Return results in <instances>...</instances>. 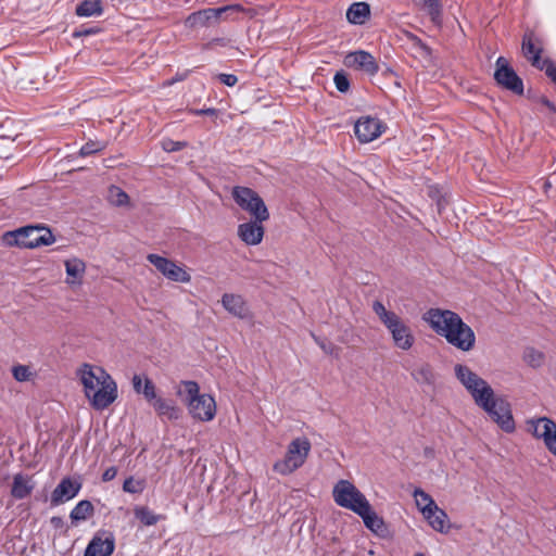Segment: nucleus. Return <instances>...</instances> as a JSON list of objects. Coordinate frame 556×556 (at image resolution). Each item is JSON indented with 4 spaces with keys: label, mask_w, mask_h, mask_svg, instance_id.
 Instances as JSON below:
<instances>
[{
    "label": "nucleus",
    "mask_w": 556,
    "mask_h": 556,
    "mask_svg": "<svg viewBox=\"0 0 556 556\" xmlns=\"http://www.w3.org/2000/svg\"><path fill=\"white\" fill-rule=\"evenodd\" d=\"M422 319L448 344L462 352H469L476 344V334L472 328L462 317L450 309L430 308Z\"/></svg>",
    "instance_id": "1"
},
{
    "label": "nucleus",
    "mask_w": 556,
    "mask_h": 556,
    "mask_svg": "<svg viewBox=\"0 0 556 556\" xmlns=\"http://www.w3.org/2000/svg\"><path fill=\"white\" fill-rule=\"evenodd\" d=\"M78 375L85 394L96 409H104L117 399V384L102 367L84 364Z\"/></svg>",
    "instance_id": "2"
},
{
    "label": "nucleus",
    "mask_w": 556,
    "mask_h": 556,
    "mask_svg": "<svg viewBox=\"0 0 556 556\" xmlns=\"http://www.w3.org/2000/svg\"><path fill=\"white\" fill-rule=\"evenodd\" d=\"M372 311L378 316L381 324L387 328L395 348L408 351L414 346V332L400 315L393 311L387 309L380 301H374Z\"/></svg>",
    "instance_id": "3"
},
{
    "label": "nucleus",
    "mask_w": 556,
    "mask_h": 556,
    "mask_svg": "<svg viewBox=\"0 0 556 556\" xmlns=\"http://www.w3.org/2000/svg\"><path fill=\"white\" fill-rule=\"evenodd\" d=\"M55 238L50 228L41 225H27L2 235V242L8 247L35 249L41 245H50Z\"/></svg>",
    "instance_id": "4"
},
{
    "label": "nucleus",
    "mask_w": 556,
    "mask_h": 556,
    "mask_svg": "<svg viewBox=\"0 0 556 556\" xmlns=\"http://www.w3.org/2000/svg\"><path fill=\"white\" fill-rule=\"evenodd\" d=\"M187 394L186 404L190 416L199 421H211L216 415L215 399L206 393H200L199 383L192 380L181 382Z\"/></svg>",
    "instance_id": "5"
},
{
    "label": "nucleus",
    "mask_w": 556,
    "mask_h": 556,
    "mask_svg": "<svg viewBox=\"0 0 556 556\" xmlns=\"http://www.w3.org/2000/svg\"><path fill=\"white\" fill-rule=\"evenodd\" d=\"M309 452L308 439L295 438L289 443L285 457L274 464L273 470L281 476H289L304 465Z\"/></svg>",
    "instance_id": "6"
},
{
    "label": "nucleus",
    "mask_w": 556,
    "mask_h": 556,
    "mask_svg": "<svg viewBox=\"0 0 556 556\" xmlns=\"http://www.w3.org/2000/svg\"><path fill=\"white\" fill-rule=\"evenodd\" d=\"M454 372L457 380L471 395L477 406L486 397L489 399L494 395L492 387L468 366L456 364L454 366Z\"/></svg>",
    "instance_id": "7"
},
{
    "label": "nucleus",
    "mask_w": 556,
    "mask_h": 556,
    "mask_svg": "<svg viewBox=\"0 0 556 556\" xmlns=\"http://www.w3.org/2000/svg\"><path fill=\"white\" fill-rule=\"evenodd\" d=\"M478 406L488 414L490 419L495 422L501 430L506 433H513L515 431L516 424L513 417L511 406L505 399L494 394L489 399L486 397Z\"/></svg>",
    "instance_id": "8"
},
{
    "label": "nucleus",
    "mask_w": 556,
    "mask_h": 556,
    "mask_svg": "<svg viewBox=\"0 0 556 556\" xmlns=\"http://www.w3.org/2000/svg\"><path fill=\"white\" fill-rule=\"evenodd\" d=\"M232 198L237 205L251 214L258 222H266L269 212L264 200L253 189L237 186L232 190Z\"/></svg>",
    "instance_id": "9"
},
{
    "label": "nucleus",
    "mask_w": 556,
    "mask_h": 556,
    "mask_svg": "<svg viewBox=\"0 0 556 556\" xmlns=\"http://www.w3.org/2000/svg\"><path fill=\"white\" fill-rule=\"evenodd\" d=\"M332 496L340 507L358 513L369 501L366 496L349 480H339L332 490Z\"/></svg>",
    "instance_id": "10"
},
{
    "label": "nucleus",
    "mask_w": 556,
    "mask_h": 556,
    "mask_svg": "<svg viewBox=\"0 0 556 556\" xmlns=\"http://www.w3.org/2000/svg\"><path fill=\"white\" fill-rule=\"evenodd\" d=\"M494 80L500 87L515 94H523L525 86L522 79L504 56H498L495 62Z\"/></svg>",
    "instance_id": "11"
},
{
    "label": "nucleus",
    "mask_w": 556,
    "mask_h": 556,
    "mask_svg": "<svg viewBox=\"0 0 556 556\" xmlns=\"http://www.w3.org/2000/svg\"><path fill=\"white\" fill-rule=\"evenodd\" d=\"M147 260L157 269V271L170 281L181 283H188L191 281L190 274L184 267L177 265L174 261L167 257L151 253L147 255Z\"/></svg>",
    "instance_id": "12"
},
{
    "label": "nucleus",
    "mask_w": 556,
    "mask_h": 556,
    "mask_svg": "<svg viewBox=\"0 0 556 556\" xmlns=\"http://www.w3.org/2000/svg\"><path fill=\"white\" fill-rule=\"evenodd\" d=\"M529 431L542 439L546 448L556 455V422L548 417H539L527 421Z\"/></svg>",
    "instance_id": "13"
},
{
    "label": "nucleus",
    "mask_w": 556,
    "mask_h": 556,
    "mask_svg": "<svg viewBox=\"0 0 556 556\" xmlns=\"http://www.w3.org/2000/svg\"><path fill=\"white\" fill-rule=\"evenodd\" d=\"M386 125L377 117L362 116L354 125V132L361 143H368L382 135Z\"/></svg>",
    "instance_id": "14"
},
{
    "label": "nucleus",
    "mask_w": 556,
    "mask_h": 556,
    "mask_svg": "<svg viewBox=\"0 0 556 556\" xmlns=\"http://www.w3.org/2000/svg\"><path fill=\"white\" fill-rule=\"evenodd\" d=\"M115 548V538L108 531H99L88 543L84 556H111Z\"/></svg>",
    "instance_id": "15"
},
{
    "label": "nucleus",
    "mask_w": 556,
    "mask_h": 556,
    "mask_svg": "<svg viewBox=\"0 0 556 556\" xmlns=\"http://www.w3.org/2000/svg\"><path fill=\"white\" fill-rule=\"evenodd\" d=\"M81 484L70 477L63 478L52 491L50 496L51 507H56L74 498L80 491Z\"/></svg>",
    "instance_id": "16"
},
{
    "label": "nucleus",
    "mask_w": 556,
    "mask_h": 556,
    "mask_svg": "<svg viewBox=\"0 0 556 556\" xmlns=\"http://www.w3.org/2000/svg\"><path fill=\"white\" fill-rule=\"evenodd\" d=\"M225 9L208 8L191 13L185 21L188 28H202L216 23Z\"/></svg>",
    "instance_id": "17"
},
{
    "label": "nucleus",
    "mask_w": 556,
    "mask_h": 556,
    "mask_svg": "<svg viewBox=\"0 0 556 556\" xmlns=\"http://www.w3.org/2000/svg\"><path fill=\"white\" fill-rule=\"evenodd\" d=\"M345 64L349 66H356L368 75H376L379 71V66L375 58L369 52L363 50L348 54L345 58Z\"/></svg>",
    "instance_id": "18"
},
{
    "label": "nucleus",
    "mask_w": 556,
    "mask_h": 556,
    "mask_svg": "<svg viewBox=\"0 0 556 556\" xmlns=\"http://www.w3.org/2000/svg\"><path fill=\"white\" fill-rule=\"evenodd\" d=\"M263 222L250 220L238 226V237L247 245H257L264 237Z\"/></svg>",
    "instance_id": "19"
},
{
    "label": "nucleus",
    "mask_w": 556,
    "mask_h": 556,
    "mask_svg": "<svg viewBox=\"0 0 556 556\" xmlns=\"http://www.w3.org/2000/svg\"><path fill=\"white\" fill-rule=\"evenodd\" d=\"M152 407L162 420L175 421L182 415V409L173 399H164L160 396L152 404Z\"/></svg>",
    "instance_id": "20"
},
{
    "label": "nucleus",
    "mask_w": 556,
    "mask_h": 556,
    "mask_svg": "<svg viewBox=\"0 0 556 556\" xmlns=\"http://www.w3.org/2000/svg\"><path fill=\"white\" fill-rule=\"evenodd\" d=\"M223 307L231 315L245 319L250 316V311L244 299L239 294L225 293L222 296Z\"/></svg>",
    "instance_id": "21"
},
{
    "label": "nucleus",
    "mask_w": 556,
    "mask_h": 556,
    "mask_svg": "<svg viewBox=\"0 0 556 556\" xmlns=\"http://www.w3.org/2000/svg\"><path fill=\"white\" fill-rule=\"evenodd\" d=\"M362 519L367 529L376 534L383 535L387 531V526L381 517L377 515L370 503L364 506L358 513H356Z\"/></svg>",
    "instance_id": "22"
},
{
    "label": "nucleus",
    "mask_w": 556,
    "mask_h": 556,
    "mask_svg": "<svg viewBox=\"0 0 556 556\" xmlns=\"http://www.w3.org/2000/svg\"><path fill=\"white\" fill-rule=\"evenodd\" d=\"M370 16V5L367 2H354L346 10V20L353 25H363Z\"/></svg>",
    "instance_id": "23"
},
{
    "label": "nucleus",
    "mask_w": 556,
    "mask_h": 556,
    "mask_svg": "<svg viewBox=\"0 0 556 556\" xmlns=\"http://www.w3.org/2000/svg\"><path fill=\"white\" fill-rule=\"evenodd\" d=\"M431 528L438 532L446 533L450 529L447 525L448 517L447 514L439 508L438 505L431 508V513L422 515Z\"/></svg>",
    "instance_id": "24"
},
{
    "label": "nucleus",
    "mask_w": 556,
    "mask_h": 556,
    "mask_svg": "<svg viewBox=\"0 0 556 556\" xmlns=\"http://www.w3.org/2000/svg\"><path fill=\"white\" fill-rule=\"evenodd\" d=\"M65 265V271L67 275V283L80 285L83 281V277L86 270L85 263L79 258H70L64 262Z\"/></svg>",
    "instance_id": "25"
},
{
    "label": "nucleus",
    "mask_w": 556,
    "mask_h": 556,
    "mask_svg": "<svg viewBox=\"0 0 556 556\" xmlns=\"http://www.w3.org/2000/svg\"><path fill=\"white\" fill-rule=\"evenodd\" d=\"M34 484L28 477L17 473L13 478L11 495L16 500L26 498L33 491Z\"/></svg>",
    "instance_id": "26"
},
{
    "label": "nucleus",
    "mask_w": 556,
    "mask_h": 556,
    "mask_svg": "<svg viewBox=\"0 0 556 556\" xmlns=\"http://www.w3.org/2000/svg\"><path fill=\"white\" fill-rule=\"evenodd\" d=\"M522 52L525 56L531 61L532 65L536 68H541L542 66V48H536L532 35H525L522 39Z\"/></svg>",
    "instance_id": "27"
},
{
    "label": "nucleus",
    "mask_w": 556,
    "mask_h": 556,
    "mask_svg": "<svg viewBox=\"0 0 556 556\" xmlns=\"http://www.w3.org/2000/svg\"><path fill=\"white\" fill-rule=\"evenodd\" d=\"M103 7L100 0H84L75 10L79 17L101 16L103 14Z\"/></svg>",
    "instance_id": "28"
},
{
    "label": "nucleus",
    "mask_w": 556,
    "mask_h": 556,
    "mask_svg": "<svg viewBox=\"0 0 556 556\" xmlns=\"http://www.w3.org/2000/svg\"><path fill=\"white\" fill-rule=\"evenodd\" d=\"M418 5L427 12L431 22L440 26L442 24V3L441 0H417Z\"/></svg>",
    "instance_id": "29"
},
{
    "label": "nucleus",
    "mask_w": 556,
    "mask_h": 556,
    "mask_svg": "<svg viewBox=\"0 0 556 556\" xmlns=\"http://www.w3.org/2000/svg\"><path fill=\"white\" fill-rule=\"evenodd\" d=\"M93 505L88 500L79 501L75 507L70 513V518L73 525L78 523L79 521L86 520L93 514Z\"/></svg>",
    "instance_id": "30"
},
{
    "label": "nucleus",
    "mask_w": 556,
    "mask_h": 556,
    "mask_svg": "<svg viewBox=\"0 0 556 556\" xmlns=\"http://www.w3.org/2000/svg\"><path fill=\"white\" fill-rule=\"evenodd\" d=\"M134 514L136 519H138L146 527L154 526L159 521L165 519V516L155 514L147 506H136Z\"/></svg>",
    "instance_id": "31"
},
{
    "label": "nucleus",
    "mask_w": 556,
    "mask_h": 556,
    "mask_svg": "<svg viewBox=\"0 0 556 556\" xmlns=\"http://www.w3.org/2000/svg\"><path fill=\"white\" fill-rule=\"evenodd\" d=\"M413 495L422 515L431 513V508L435 507L437 505L433 498L427 492L419 488L415 489Z\"/></svg>",
    "instance_id": "32"
},
{
    "label": "nucleus",
    "mask_w": 556,
    "mask_h": 556,
    "mask_svg": "<svg viewBox=\"0 0 556 556\" xmlns=\"http://www.w3.org/2000/svg\"><path fill=\"white\" fill-rule=\"evenodd\" d=\"M109 200L115 206H124L129 202L128 194L117 186L109 189Z\"/></svg>",
    "instance_id": "33"
},
{
    "label": "nucleus",
    "mask_w": 556,
    "mask_h": 556,
    "mask_svg": "<svg viewBox=\"0 0 556 556\" xmlns=\"http://www.w3.org/2000/svg\"><path fill=\"white\" fill-rule=\"evenodd\" d=\"M413 377L415 378V380L417 382L427 383V384H431L434 382V375H433L432 368L429 364H425V365L420 366L419 368H417L413 372Z\"/></svg>",
    "instance_id": "34"
},
{
    "label": "nucleus",
    "mask_w": 556,
    "mask_h": 556,
    "mask_svg": "<svg viewBox=\"0 0 556 556\" xmlns=\"http://www.w3.org/2000/svg\"><path fill=\"white\" fill-rule=\"evenodd\" d=\"M144 489L146 481L143 479H135L134 477H128L123 483V490L126 493L140 494L144 491Z\"/></svg>",
    "instance_id": "35"
},
{
    "label": "nucleus",
    "mask_w": 556,
    "mask_h": 556,
    "mask_svg": "<svg viewBox=\"0 0 556 556\" xmlns=\"http://www.w3.org/2000/svg\"><path fill=\"white\" fill-rule=\"evenodd\" d=\"M141 395L152 405L160 396L156 395V388L153 381L144 376V383Z\"/></svg>",
    "instance_id": "36"
},
{
    "label": "nucleus",
    "mask_w": 556,
    "mask_h": 556,
    "mask_svg": "<svg viewBox=\"0 0 556 556\" xmlns=\"http://www.w3.org/2000/svg\"><path fill=\"white\" fill-rule=\"evenodd\" d=\"M104 143L100 141H88L81 146L79 149L80 156H89L96 154L104 149Z\"/></svg>",
    "instance_id": "37"
},
{
    "label": "nucleus",
    "mask_w": 556,
    "mask_h": 556,
    "mask_svg": "<svg viewBox=\"0 0 556 556\" xmlns=\"http://www.w3.org/2000/svg\"><path fill=\"white\" fill-rule=\"evenodd\" d=\"M333 83L338 91L344 93L350 89V80L343 71H339L333 76Z\"/></svg>",
    "instance_id": "38"
},
{
    "label": "nucleus",
    "mask_w": 556,
    "mask_h": 556,
    "mask_svg": "<svg viewBox=\"0 0 556 556\" xmlns=\"http://www.w3.org/2000/svg\"><path fill=\"white\" fill-rule=\"evenodd\" d=\"M525 359L528 362L529 365L535 368L543 363L544 355L543 353L534 349H528L525 353Z\"/></svg>",
    "instance_id": "39"
},
{
    "label": "nucleus",
    "mask_w": 556,
    "mask_h": 556,
    "mask_svg": "<svg viewBox=\"0 0 556 556\" xmlns=\"http://www.w3.org/2000/svg\"><path fill=\"white\" fill-rule=\"evenodd\" d=\"M12 375L16 381L24 382L29 380L31 372L25 365H15L12 368Z\"/></svg>",
    "instance_id": "40"
},
{
    "label": "nucleus",
    "mask_w": 556,
    "mask_h": 556,
    "mask_svg": "<svg viewBox=\"0 0 556 556\" xmlns=\"http://www.w3.org/2000/svg\"><path fill=\"white\" fill-rule=\"evenodd\" d=\"M540 70L556 85V64L551 59H544Z\"/></svg>",
    "instance_id": "41"
},
{
    "label": "nucleus",
    "mask_w": 556,
    "mask_h": 556,
    "mask_svg": "<svg viewBox=\"0 0 556 556\" xmlns=\"http://www.w3.org/2000/svg\"><path fill=\"white\" fill-rule=\"evenodd\" d=\"M162 147L166 152H177L187 147L186 141H175L172 139H165L162 142Z\"/></svg>",
    "instance_id": "42"
},
{
    "label": "nucleus",
    "mask_w": 556,
    "mask_h": 556,
    "mask_svg": "<svg viewBox=\"0 0 556 556\" xmlns=\"http://www.w3.org/2000/svg\"><path fill=\"white\" fill-rule=\"evenodd\" d=\"M50 525L54 530H59L60 534H66L67 533V527L64 522V519L60 516H52L50 518Z\"/></svg>",
    "instance_id": "43"
},
{
    "label": "nucleus",
    "mask_w": 556,
    "mask_h": 556,
    "mask_svg": "<svg viewBox=\"0 0 556 556\" xmlns=\"http://www.w3.org/2000/svg\"><path fill=\"white\" fill-rule=\"evenodd\" d=\"M189 114L200 116V115H207V116H217L218 110L214 108H207V109H189Z\"/></svg>",
    "instance_id": "44"
},
{
    "label": "nucleus",
    "mask_w": 556,
    "mask_h": 556,
    "mask_svg": "<svg viewBox=\"0 0 556 556\" xmlns=\"http://www.w3.org/2000/svg\"><path fill=\"white\" fill-rule=\"evenodd\" d=\"M218 79L222 84L228 86V87H232L237 84L238 81V77L233 74H224V73H220L218 75Z\"/></svg>",
    "instance_id": "45"
},
{
    "label": "nucleus",
    "mask_w": 556,
    "mask_h": 556,
    "mask_svg": "<svg viewBox=\"0 0 556 556\" xmlns=\"http://www.w3.org/2000/svg\"><path fill=\"white\" fill-rule=\"evenodd\" d=\"M131 382H132L134 391L137 394H141L142 389H143V383H144V377L142 378L141 375L136 374V375H134Z\"/></svg>",
    "instance_id": "46"
},
{
    "label": "nucleus",
    "mask_w": 556,
    "mask_h": 556,
    "mask_svg": "<svg viewBox=\"0 0 556 556\" xmlns=\"http://www.w3.org/2000/svg\"><path fill=\"white\" fill-rule=\"evenodd\" d=\"M116 475H117L116 467L111 466V467L106 468L104 470V472L102 473V481L109 482V481L113 480L116 477Z\"/></svg>",
    "instance_id": "47"
},
{
    "label": "nucleus",
    "mask_w": 556,
    "mask_h": 556,
    "mask_svg": "<svg viewBox=\"0 0 556 556\" xmlns=\"http://www.w3.org/2000/svg\"><path fill=\"white\" fill-rule=\"evenodd\" d=\"M99 33V28L90 27V28H81L79 30H76L74 33V37H83V36H90Z\"/></svg>",
    "instance_id": "48"
},
{
    "label": "nucleus",
    "mask_w": 556,
    "mask_h": 556,
    "mask_svg": "<svg viewBox=\"0 0 556 556\" xmlns=\"http://www.w3.org/2000/svg\"><path fill=\"white\" fill-rule=\"evenodd\" d=\"M316 343L320 346V349L327 353V354H333V351H334V346L333 344L331 343H326L325 341H321L319 339H317L315 336H313Z\"/></svg>",
    "instance_id": "49"
},
{
    "label": "nucleus",
    "mask_w": 556,
    "mask_h": 556,
    "mask_svg": "<svg viewBox=\"0 0 556 556\" xmlns=\"http://www.w3.org/2000/svg\"><path fill=\"white\" fill-rule=\"evenodd\" d=\"M539 102L541 104L545 105L553 113H556V105L552 101H549L546 97H541L539 99Z\"/></svg>",
    "instance_id": "50"
},
{
    "label": "nucleus",
    "mask_w": 556,
    "mask_h": 556,
    "mask_svg": "<svg viewBox=\"0 0 556 556\" xmlns=\"http://www.w3.org/2000/svg\"><path fill=\"white\" fill-rule=\"evenodd\" d=\"M188 76V72L184 73V74H177L176 76H174L169 81H168V85H173L177 81H181L184 79H186Z\"/></svg>",
    "instance_id": "51"
},
{
    "label": "nucleus",
    "mask_w": 556,
    "mask_h": 556,
    "mask_svg": "<svg viewBox=\"0 0 556 556\" xmlns=\"http://www.w3.org/2000/svg\"><path fill=\"white\" fill-rule=\"evenodd\" d=\"M222 9H225V12L227 11H243V7L241 4H229L226 7H223Z\"/></svg>",
    "instance_id": "52"
},
{
    "label": "nucleus",
    "mask_w": 556,
    "mask_h": 556,
    "mask_svg": "<svg viewBox=\"0 0 556 556\" xmlns=\"http://www.w3.org/2000/svg\"><path fill=\"white\" fill-rule=\"evenodd\" d=\"M211 45L225 46L226 41L224 38H214L210 43L206 45V48Z\"/></svg>",
    "instance_id": "53"
},
{
    "label": "nucleus",
    "mask_w": 556,
    "mask_h": 556,
    "mask_svg": "<svg viewBox=\"0 0 556 556\" xmlns=\"http://www.w3.org/2000/svg\"><path fill=\"white\" fill-rule=\"evenodd\" d=\"M418 42L420 43L421 47H425V43L421 42V39H418Z\"/></svg>",
    "instance_id": "54"
},
{
    "label": "nucleus",
    "mask_w": 556,
    "mask_h": 556,
    "mask_svg": "<svg viewBox=\"0 0 556 556\" xmlns=\"http://www.w3.org/2000/svg\"><path fill=\"white\" fill-rule=\"evenodd\" d=\"M418 42L420 43L421 47H425V43L421 42V39H418Z\"/></svg>",
    "instance_id": "55"
},
{
    "label": "nucleus",
    "mask_w": 556,
    "mask_h": 556,
    "mask_svg": "<svg viewBox=\"0 0 556 556\" xmlns=\"http://www.w3.org/2000/svg\"><path fill=\"white\" fill-rule=\"evenodd\" d=\"M418 42L420 43L421 47H425V43L421 42V39H418Z\"/></svg>",
    "instance_id": "56"
},
{
    "label": "nucleus",
    "mask_w": 556,
    "mask_h": 556,
    "mask_svg": "<svg viewBox=\"0 0 556 556\" xmlns=\"http://www.w3.org/2000/svg\"><path fill=\"white\" fill-rule=\"evenodd\" d=\"M415 556H425L422 553H418Z\"/></svg>",
    "instance_id": "57"
}]
</instances>
